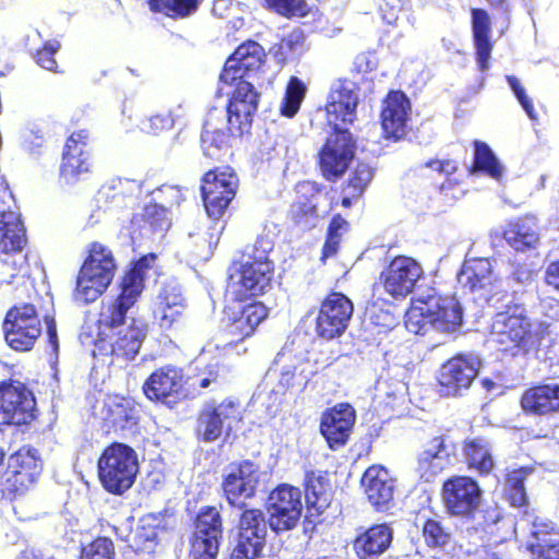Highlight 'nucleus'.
<instances>
[{"label":"nucleus","mask_w":559,"mask_h":559,"mask_svg":"<svg viewBox=\"0 0 559 559\" xmlns=\"http://www.w3.org/2000/svg\"><path fill=\"white\" fill-rule=\"evenodd\" d=\"M221 543L219 539L190 536L188 557L189 559H217Z\"/></svg>","instance_id":"4d7b16f0"},{"label":"nucleus","mask_w":559,"mask_h":559,"mask_svg":"<svg viewBox=\"0 0 559 559\" xmlns=\"http://www.w3.org/2000/svg\"><path fill=\"white\" fill-rule=\"evenodd\" d=\"M153 12L162 13L171 19H183L191 15L199 7L198 0H148Z\"/></svg>","instance_id":"864d4df0"},{"label":"nucleus","mask_w":559,"mask_h":559,"mask_svg":"<svg viewBox=\"0 0 559 559\" xmlns=\"http://www.w3.org/2000/svg\"><path fill=\"white\" fill-rule=\"evenodd\" d=\"M139 468L136 451L119 441L107 444L97 459L98 480L106 492L115 496L134 485Z\"/></svg>","instance_id":"0eeeda50"},{"label":"nucleus","mask_w":559,"mask_h":559,"mask_svg":"<svg viewBox=\"0 0 559 559\" xmlns=\"http://www.w3.org/2000/svg\"><path fill=\"white\" fill-rule=\"evenodd\" d=\"M98 416L106 433L123 435L139 430L141 411L133 397L114 393L104 396Z\"/></svg>","instance_id":"412c9836"},{"label":"nucleus","mask_w":559,"mask_h":559,"mask_svg":"<svg viewBox=\"0 0 559 559\" xmlns=\"http://www.w3.org/2000/svg\"><path fill=\"white\" fill-rule=\"evenodd\" d=\"M156 260L155 253H147L131 263L119 280L117 296L102 302L96 321L97 328L116 329L126 323L127 313L140 300L147 271L153 267Z\"/></svg>","instance_id":"39448f33"},{"label":"nucleus","mask_w":559,"mask_h":559,"mask_svg":"<svg viewBox=\"0 0 559 559\" xmlns=\"http://www.w3.org/2000/svg\"><path fill=\"white\" fill-rule=\"evenodd\" d=\"M91 133L87 129L72 132L64 141L59 166V181L73 187L84 181L93 169L90 147Z\"/></svg>","instance_id":"f3484780"},{"label":"nucleus","mask_w":559,"mask_h":559,"mask_svg":"<svg viewBox=\"0 0 559 559\" xmlns=\"http://www.w3.org/2000/svg\"><path fill=\"white\" fill-rule=\"evenodd\" d=\"M221 379V365L209 364L204 369V377L201 378L199 382V386L202 389H206L212 384H217Z\"/></svg>","instance_id":"680f3d73"},{"label":"nucleus","mask_w":559,"mask_h":559,"mask_svg":"<svg viewBox=\"0 0 559 559\" xmlns=\"http://www.w3.org/2000/svg\"><path fill=\"white\" fill-rule=\"evenodd\" d=\"M237 522L236 544L230 559H257L266 545L267 523L265 513L260 508H249L241 502Z\"/></svg>","instance_id":"2eb2a0df"},{"label":"nucleus","mask_w":559,"mask_h":559,"mask_svg":"<svg viewBox=\"0 0 559 559\" xmlns=\"http://www.w3.org/2000/svg\"><path fill=\"white\" fill-rule=\"evenodd\" d=\"M502 238L516 252L536 249L540 240L536 219L522 215L510 221L502 230Z\"/></svg>","instance_id":"e433bc0d"},{"label":"nucleus","mask_w":559,"mask_h":559,"mask_svg":"<svg viewBox=\"0 0 559 559\" xmlns=\"http://www.w3.org/2000/svg\"><path fill=\"white\" fill-rule=\"evenodd\" d=\"M264 58V49L257 41L240 44L225 61L219 74L221 82L233 84L237 80H248L262 68Z\"/></svg>","instance_id":"cd10ccee"},{"label":"nucleus","mask_w":559,"mask_h":559,"mask_svg":"<svg viewBox=\"0 0 559 559\" xmlns=\"http://www.w3.org/2000/svg\"><path fill=\"white\" fill-rule=\"evenodd\" d=\"M491 263L486 258L466 261L461 270V280L472 293L486 288L491 284Z\"/></svg>","instance_id":"c03bdc74"},{"label":"nucleus","mask_w":559,"mask_h":559,"mask_svg":"<svg viewBox=\"0 0 559 559\" xmlns=\"http://www.w3.org/2000/svg\"><path fill=\"white\" fill-rule=\"evenodd\" d=\"M544 283L559 295V259L548 263L544 273Z\"/></svg>","instance_id":"052dcab7"},{"label":"nucleus","mask_w":559,"mask_h":559,"mask_svg":"<svg viewBox=\"0 0 559 559\" xmlns=\"http://www.w3.org/2000/svg\"><path fill=\"white\" fill-rule=\"evenodd\" d=\"M430 445L417 457V471L425 481H433L445 468L442 453L447 450V436L433 437Z\"/></svg>","instance_id":"a19ab883"},{"label":"nucleus","mask_w":559,"mask_h":559,"mask_svg":"<svg viewBox=\"0 0 559 559\" xmlns=\"http://www.w3.org/2000/svg\"><path fill=\"white\" fill-rule=\"evenodd\" d=\"M201 145L205 156L219 159V153H225L230 148L229 130L226 128L214 129L210 123H205L201 133Z\"/></svg>","instance_id":"3c124183"},{"label":"nucleus","mask_w":559,"mask_h":559,"mask_svg":"<svg viewBox=\"0 0 559 559\" xmlns=\"http://www.w3.org/2000/svg\"><path fill=\"white\" fill-rule=\"evenodd\" d=\"M440 497L449 518L472 523L481 511L484 490L475 477L454 474L443 480Z\"/></svg>","instance_id":"9d476101"},{"label":"nucleus","mask_w":559,"mask_h":559,"mask_svg":"<svg viewBox=\"0 0 559 559\" xmlns=\"http://www.w3.org/2000/svg\"><path fill=\"white\" fill-rule=\"evenodd\" d=\"M164 513H148L141 518L139 527L134 536L136 551L151 554L154 551L159 540V535L167 531L164 523Z\"/></svg>","instance_id":"79ce46f5"},{"label":"nucleus","mask_w":559,"mask_h":559,"mask_svg":"<svg viewBox=\"0 0 559 559\" xmlns=\"http://www.w3.org/2000/svg\"><path fill=\"white\" fill-rule=\"evenodd\" d=\"M234 292L236 301H245L262 296L271 287L274 277V263L266 249L254 243L248 246L235 262Z\"/></svg>","instance_id":"6e6552de"},{"label":"nucleus","mask_w":559,"mask_h":559,"mask_svg":"<svg viewBox=\"0 0 559 559\" xmlns=\"http://www.w3.org/2000/svg\"><path fill=\"white\" fill-rule=\"evenodd\" d=\"M328 471H307L305 474V496L310 508L318 512L326 509L333 495Z\"/></svg>","instance_id":"58836bf2"},{"label":"nucleus","mask_w":559,"mask_h":559,"mask_svg":"<svg viewBox=\"0 0 559 559\" xmlns=\"http://www.w3.org/2000/svg\"><path fill=\"white\" fill-rule=\"evenodd\" d=\"M411 103L402 91H391L383 99L381 127L386 139H401L405 134Z\"/></svg>","instance_id":"72a5a7b5"},{"label":"nucleus","mask_w":559,"mask_h":559,"mask_svg":"<svg viewBox=\"0 0 559 559\" xmlns=\"http://www.w3.org/2000/svg\"><path fill=\"white\" fill-rule=\"evenodd\" d=\"M156 260L155 253H147L131 263L119 280L117 296L102 302L96 321L97 328L116 329L126 323L127 313L140 300L147 271L153 267Z\"/></svg>","instance_id":"20e7f679"},{"label":"nucleus","mask_w":559,"mask_h":559,"mask_svg":"<svg viewBox=\"0 0 559 559\" xmlns=\"http://www.w3.org/2000/svg\"><path fill=\"white\" fill-rule=\"evenodd\" d=\"M421 536L430 549H445L452 542V533L439 515L424 520Z\"/></svg>","instance_id":"de8ad7c7"},{"label":"nucleus","mask_w":559,"mask_h":559,"mask_svg":"<svg viewBox=\"0 0 559 559\" xmlns=\"http://www.w3.org/2000/svg\"><path fill=\"white\" fill-rule=\"evenodd\" d=\"M2 330L8 346L15 352L32 350L43 334L39 311L32 302H19L5 312Z\"/></svg>","instance_id":"f8f14e48"},{"label":"nucleus","mask_w":559,"mask_h":559,"mask_svg":"<svg viewBox=\"0 0 559 559\" xmlns=\"http://www.w3.org/2000/svg\"><path fill=\"white\" fill-rule=\"evenodd\" d=\"M373 175L374 170L370 165L358 162L342 186L343 197L341 199V205L345 209H349L362 198L373 179Z\"/></svg>","instance_id":"ea45409f"},{"label":"nucleus","mask_w":559,"mask_h":559,"mask_svg":"<svg viewBox=\"0 0 559 559\" xmlns=\"http://www.w3.org/2000/svg\"><path fill=\"white\" fill-rule=\"evenodd\" d=\"M36 451L22 447L9 456L1 486L2 498L14 501L25 496L37 483L43 467Z\"/></svg>","instance_id":"dca6fc26"},{"label":"nucleus","mask_w":559,"mask_h":559,"mask_svg":"<svg viewBox=\"0 0 559 559\" xmlns=\"http://www.w3.org/2000/svg\"><path fill=\"white\" fill-rule=\"evenodd\" d=\"M356 423V411L347 402L326 408L320 418V433L332 451L343 449L349 441Z\"/></svg>","instance_id":"393cba45"},{"label":"nucleus","mask_w":559,"mask_h":559,"mask_svg":"<svg viewBox=\"0 0 559 559\" xmlns=\"http://www.w3.org/2000/svg\"><path fill=\"white\" fill-rule=\"evenodd\" d=\"M358 91L356 82L340 78L329 92L325 114L332 134L318 154L321 174L328 181L342 177L355 157L356 140L347 127L357 120Z\"/></svg>","instance_id":"f257e3e1"},{"label":"nucleus","mask_w":559,"mask_h":559,"mask_svg":"<svg viewBox=\"0 0 559 559\" xmlns=\"http://www.w3.org/2000/svg\"><path fill=\"white\" fill-rule=\"evenodd\" d=\"M241 418L240 403L235 399L226 397L219 403L210 401L197 415L194 435L200 441L214 442L224 433L228 436Z\"/></svg>","instance_id":"4468645a"},{"label":"nucleus","mask_w":559,"mask_h":559,"mask_svg":"<svg viewBox=\"0 0 559 559\" xmlns=\"http://www.w3.org/2000/svg\"><path fill=\"white\" fill-rule=\"evenodd\" d=\"M506 79L510 88L515 95L518 102L521 104L522 108L527 114V116L533 120L536 119L537 114L534 109L533 102L526 95L525 88L522 86L518 78H515L514 75H508Z\"/></svg>","instance_id":"bf43d9fd"},{"label":"nucleus","mask_w":559,"mask_h":559,"mask_svg":"<svg viewBox=\"0 0 559 559\" xmlns=\"http://www.w3.org/2000/svg\"><path fill=\"white\" fill-rule=\"evenodd\" d=\"M372 323L377 326L391 329L394 325V316L389 311L373 308L370 314Z\"/></svg>","instance_id":"69168bd1"},{"label":"nucleus","mask_w":559,"mask_h":559,"mask_svg":"<svg viewBox=\"0 0 559 559\" xmlns=\"http://www.w3.org/2000/svg\"><path fill=\"white\" fill-rule=\"evenodd\" d=\"M478 373L477 362L465 356L456 355L441 365L438 383L448 395H457L471 386Z\"/></svg>","instance_id":"7c9ffc66"},{"label":"nucleus","mask_w":559,"mask_h":559,"mask_svg":"<svg viewBox=\"0 0 559 559\" xmlns=\"http://www.w3.org/2000/svg\"><path fill=\"white\" fill-rule=\"evenodd\" d=\"M27 245L26 228L21 214L14 210L0 211V260L11 263L14 271L26 264L23 250Z\"/></svg>","instance_id":"b1692460"},{"label":"nucleus","mask_w":559,"mask_h":559,"mask_svg":"<svg viewBox=\"0 0 559 559\" xmlns=\"http://www.w3.org/2000/svg\"><path fill=\"white\" fill-rule=\"evenodd\" d=\"M471 17L476 63L480 72H486L490 67L489 61L493 49V43L490 40V16L485 9L473 8Z\"/></svg>","instance_id":"4c0bfd02"},{"label":"nucleus","mask_w":559,"mask_h":559,"mask_svg":"<svg viewBox=\"0 0 559 559\" xmlns=\"http://www.w3.org/2000/svg\"><path fill=\"white\" fill-rule=\"evenodd\" d=\"M226 85L234 87L226 106L228 123L240 133L246 132L258 111L260 93L248 80H237Z\"/></svg>","instance_id":"a878e982"},{"label":"nucleus","mask_w":559,"mask_h":559,"mask_svg":"<svg viewBox=\"0 0 559 559\" xmlns=\"http://www.w3.org/2000/svg\"><path fill=\"white\" fill-rule=\"evenodd\" d=\"M425 167L431 168L440 174L451 175L457 169L455 163L451 159H429L424 164Z\"/></svg>","instance_id":"0e129e2a"},{"label":"nucleus","mask_w":559,"mask_h":559,"mask_svg":"<svg viewBox=\"0 0 559 559\" xmlns=\"http://www.w3.org/2000/svg\"><path fill=\"white\" fill-rule=\"evenodd\" d=\"M472 169L483 173L496 180H499L503 174V168L489 145L478 140L474 142Z\"/></svg>","instance_id":"09e8293b"},{"label":"nucleus","mask_w":559,"mask_h":559,"mask_svg":"<svg viewBox=\"0 0 559 559\" xmlns=\"http://www.w3.org/2000/svg\"><path fill=\"white\" fill-rule=\"evenodd\" d=\"M392 542L393 528L386 523H378L358 530L353 549L358 559H378L391 547Z\"/></svg>","instance_id":"f704fd0d"},{"label":"nucleus","mask_w":559,"mask_h":559,"mask_svg":"<svg viewBox=\"0 0 559 559\" xmlns=\"http://www.w3.org/2000/svg\"><path fill=\"white\" fill-rule=\"evenodd\" d=\"M98 328L97 338L94 341L95 353L114 360H132L139 354L147 335V323L141 318H131L129 324L115 332Z\"/></svg>","instance_id":"ddd939ff"},{"label":"nucleus","mask_w":559,"mask_h":559,"mask_svg":"<svg viewBox=\"0 0 559 559\" xmlns=\"http://www.w3.org/2000/svg\"><path fill=\"white\" fill-rule=\"evenodd\" d=\"M328 195L324 186L305 180L295 186V197L286 213L288 222L302 231L316 226L320 217V201Z\"/></svg>","instance_id":"4be33fe9"},{"label":"nucleus","mask_w":559,"mask_h":559,"mask_svg":"<svg viewBox=\"0 0 559 559\" xmlns=\"http://www.w3.org/2000/svg\"><path fill=\"white\" fill-rule=\"evenodd\" d=\"M462 454L467 469L479 477L489 476L496 468L492 442L487 437L466 438L462 442Z\"/></svg>","instance_id":"c9c22d12"},{"label":"nucleus","mask_w":559,"mask_h":559,"mask_svg":"<svg viewBox=\"0 0 559 559\" xmlns=\"http://www.w3.org/2000/svg\"><path fill=\"white\" fill-rule=\"evenodd\" d=\"M404 323L411 333L418 335L426 334L429 328L453 333L463 324V307L454 295H442L431 289L411 299Z\"/></svg>","instance_id":"f03ea898"},{"label":"nucleus","mask_w":559,"mask_h":559,"mask_svg":"<svg viewBox=\"0 0 559 559\" xmlns=\"http://www.w3.org/2000/svg\"><path fill=\"white\" fill-rule=\"evenodd\" d=\"M349 230V223L340 214H334L328 225L320 260L325 262L335 257L341 248L342 238Z\"/></svg>","instance_id":"49530a36"},{"label":"nucleus","mask_w":559,"mask_h":559,"mask_svg":"<svg viewBox=\"0 0 559 559\" xmlns=\"http://www.w3.org/2000/svg\"><path fill=\"white\" fill-rule=\"evenodd\" d=\"M270 310L257 299L234 301L223 309L221 336L225 340V347H235L252 337L261 323L269 318Z\"/></svg>","instance_id":"9b49d317"},{"label":"nucleus","mask_w":559,"mask_h":559,"mask_svg":"<svg viewBox=\"0 0 559 559\" xmlns=\"http://www.w3.org/2000/svg\"><path fill=\"white\" fill-rule=\"evenodd\" d=\"M183 310V299L179 295L167 292L160 294L156 310L159 326L165 330L173 328L182 319Z\"/></svg>","instance_id":"a18cd8bd"},{"label":"nucleus","mask_w":559,"mask_h":559,"mask_svg":"<svg viewBox=\"0 0 559 559\" xmlns=\"http://www.w3.org/2000/svg\"><path fill=\"white\" fill-rule=\"evenodd\" d=\"M354 304L344 293L331 290L321 300L314 319L316 336L325 342L340 338L349 326Z\"/></svg>","instance_id":"a211bd4d"},{"label":"nucleus","mask_w":559,"mask_h":559,"mask_svg":"<svg viewBox=\"0 0 559 559\" xmlns=\"http://www.w3.org/2000/svg\"><path fill=\"white\" fill-rule=\"evenodd\" d=\"M78 559H117L116 545L110 537L98 535L80 546Z\"/></svg>","instance_id":"5fc2aeb1"},{"label":"nucleus","mask_w":559,"mask_h":559,"mask_svg":"<svg viewBox=\"0 0 559 559\" xmlns=\"http://www.w3.org/2000/svg\"><path fill=\"white\" fill-rule=\"evenodd\" d=\"M258 486V471L250 460L234 463L221 485L223 497L231 508H238L241 500L254 498Z\"/></svg>","instance_id":"bb28decb"},{"label":"nucleus","mask_w":559,"mask_h":559,"mask_svg":"<svg viewBox=\"0 0 559 559\" xmlns=\"http://www.w3.org/2000/svg\"><path fill=\"white\" fill-rule=\"evenodd\" d=\"M40 417L33 390L23 381L9 378L0 381V430H31Z\"/></svg>","instance_id":"1a4fd4ad"},{"label":"nucleus","mask_w":559,"mask_h":559,"mask_svg":"<svg viewBox=\"0 0 559 559\" xmlns=\"http://www.w3.org/2000/svg\"><path fill=\"white\" fill-rule=\"evenodd\" d=\"M142 391L153 402L176 401L183 391V372L173 365L162 366L147 377Z\"/></svg>","instance_id":"c85d7f7f"},{"label":"nucleus","mask_w":559,"mask_h":559,"mask_svg":"<svg viewBox=\"0 0 559 559\" xmlns=\"http://www.w3.org/2000/svg\"><path fill=\"white\" fill-rule=\"evenodd\" d=\"M532 559H559V538L549 532L536 530L526 543Z\"/></svg>","instance_id":"8fccbe9b"},{"label":"nucleus","mask_w":559,"mask_h":559,"mask_svg":"<svg viewBox=\"0 0 559 559\" xmlns=\"http://www.w3.org/2000/svg\"><path fill=\"white\" fill-rule=\"evenodd\" d=\"M224 520L219 510L214 506L200 508L193 520V532L190 536L223 539Z\"/></svg>","instance_id":"37998d69"},{"label":"nucleus","mask_w":559,"mask_h":559,"mask_svg":"<svg viewBox=\"0 0 559 559\" xmlns=\"http://www.w3.org/2000/svg\"><path fill=\"white\" fill-rule=\"evenodd\" d=\"M423 274V267L415 259L396 255L380 272L378 284L393 299H404L413 293Z\"/></svg>","instance_id":"5701e85b"},{"label":"nucleus","mask_w":559,"mask_h":559,"mask_svg":"<svg viewBox=\"0 0 559 559\" xmlns=\"http://www.w3.org/2000/svg\"><path fill=\"white\" fill-rule=\"evenodd\" d=\"M307 86L298 76H290L284 92L280 112L286 118H294L300 110L301 104L306 98Z\"/></svg>","instance_id":"603ef678"},{"label":"nucleus","mask_w":559,"mask_h":559,"mask_svg":"<svg viewBox=\"0 0 559 559\" xmlns=\"http://www.w3.org/2000/svg\"><path fill=\"white\" fill-rule=\"evenodd\" d=\"M546 328L535 329L523 305L511 304L497 312L491 324V335L498 350L512 357L536 350L542 344Z\"/></svg>","instance_id":"7ed1b4c3"},{"label":"nucleus","mask_w":559,"mask_h":559,"mask_svg":"<svg viewBox=\"0 0 559 559\" xmlns=\"http://www.w3.org/2000/svg\"><path fill=\"white\" fill-rule=\"evenodd\" d=\"M118 265L112 250L103 242L92 241L79 270L73 297L82 304H91L110 286Z\"/></svg>","instance_id":"423d86ee"},{"label":"nucleus","mask_w":559,"mask_h":559,"mask_svg":"<svg viewBox=\"0 0 559 559\" xmlns=\"http://www.w3.org/2000/svg\"><path fill=\"white\" fill-rule=\"evenodd\" d=\"M526 472L523 468L513 469L506 476L507 489L525 488Z\"/></svg>","instance_id":"774afa93"},{"label":"nucleus","mask_w":559,"mask_h":559,"mask_svg":"<svg viewBox=\"0 0 559 559\" xmlns=\"http://www.w3.org/2000/svg\"><path fill=\"white\" fill-rule=\"evenodd\" d=\"M361 486L368 501L376 510L389 509L395 490V480L389 469L381 465L369 466L361 477Z\"/></svg>","instance_id":"473e14b6"},{"label":"nucleus","mask_w":559,"mask_h":559,"mask_svg":"<svg viewBox=\"0 0 559 559\" xmlns=\"http://www.w3.org/2000/svg\"><path fill=\"white\" fill-rule=\"evenodd\" d=\"M373 68L374 64L372 63L369 55L367 52H359L354 58L352 71L358 74L368 73L372 71Z\"/></svg>","instance_id":"338daca9"},{"label":"nucleus","mask_w":559,"mask_h":559,"mask_svg":"<svg viewBox=\"0 0 559 559\" xmlns=\"http://www.w3.org/2000/svg\"><path fill=\"white\" fill-rule=\"evenodd\" d=\"M523 414L534 417H550L559 413V384L535 383L520 396Z\"/></svg>","instance_id":"2f4dec72"},{"label":"nucleus","mask_w":559,"mask_h":559,"mask_svg":"<svg viewBox=\"0 0 559 559\" xmlns=\"http://www.w3.org/2000/svg\"><path fill=\"white\" fill-rule=\"evenodd\" d=\"M44 323L46 325L47 332V342L53 353H57L59 349L58 342V333H57V323L55 317L51 314L44 316Z\"/></svg>","instance_id":"e2e57ef3"},{"label":"nucleus","mask_w":559,"mask_h":559,"mask_svg":"<svg viewBox=\"0 0 559 559\" xmlns=\"http://www.w3.org/2000/svg\"><path fill=\"white\" fill-rule=\"evenodd\" d=\"M238 177L230 166L215 167L201 178V195L207 215L219 219L236 197Z\"/></svg>","instance_id":"6ab92c4d"},{"label":"nucleus","mask_w":559,"mask_h":559,"mask_svg":"<svg viewBox=\"0 0 559 559\" xmlns=\"http://www.w3.org/2000/svg\"><path fill=\"white\" fill-rule=\"evenodd\" d=\"M267 11L285 19L305 17L310 13L307 0H262Z\"/></svg>","instance_id":"6e6d98bb"},{"label":"nucleus","mask_w":559,"mask_h":559,"mask_svg":"<svg viewBox=\"0 0 559 559\" xmlns=\"http://www.w3.org/2000/svg\"><path fill=\"white\" fill-rule=\"evenodd\" d=\"M154 193L156 197L146 203L132 221L147 225L154 231L167 230L171 224L168 213L173 205L179 204L180 191L173 186H162Z\"/></svg>","instance_id":"c756f323"},{"label":"nucleus","mask_w":559,"mask_h":559,"mask_svg":"<svg viewBox=\"0 0 559 559\" xmlns=\"http://www.w3.org/2000/svg\"><path fill=\"white\" fill-rule=\"evenodd\" d=\"M270 527L283 533L298 526L302 514V493L298 487L280 484L272 489L265 504Z\"/></svg>","instance_id":"aec40b11"},{"label":"nucleus","mask_w":559,"mask_h":559,"mask_svg":"<svg viewBox=\"0 0 559 559\" xmlns=\"http://www.w3.org/2000/svg\"><path fill=\"white\" fill-rule=\"evenodd\" d=\"M61 45L57 40H47L35 53L36 63L51 72H59L58 62L55 59L56 53L59 51Z\"/></svg>","instance_id":"13d9d810"}]
</instances>
